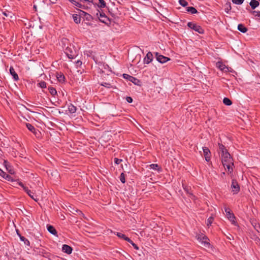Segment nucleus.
Instances as JSON below:
<instances>
[{
    "instance_id": "obj_1",
    "label": "nucleus",
    "mask_w": 260,
    "mask_h": 260,
    "mask_svg": "<svg viewBox=\"0 0 260 260\" xmlns=\"http://www.w3.org/2000/svg\"><path fill=\"white\" fill-rule=\"evenodd\" d=\"M75 7L83 9H88L92 4L93 0H68Z\"/></svg>"
},
{
    "instance_id": "obj_2",
    "label": "nucleus",
    "mask_w": 260,
    "mask_h": 260,
    "mask_svg": "<svg viewBox=\"0 0 260 260\" xmlns=\"http://www.w3.org/2000/svg\"><path fill=\"white\" fill-rule=\"evenodd\" d=\"M222 163L224 168H226L230 172L233 171V168L231 167L234 165L233 158L228 151H224L223 153L221 154Z\"/></svg>"
},
{
    "instance_id": "obj_3",
    "label": "nucleus",
    "mask_w": 260,
    "mask_h": 260,
    "mask_svg": "<svg viewBox=\"0 0 260 260\" xmlns=\"http://www.w3.org/2000/svg\"><path fill=\"white\" fill-rule=\"evenodd\" d=\"M197 240L201 243L205 247H209L210 244L209 242V239L203 234H198L196 235Z\"/></svg>"
},
{
    "instance_id": "obj_4",
    "label": "nucleus",
    "mask_w": 260,
    "mask_h": 260,
    "mask_svg": "<svg viewBox=\"0 0 260 260\" xmlns=\"http://www.w3.org/2000/svg\"><path fill=\"white\" fill-rule=\"evenodd\" d=\"M99 20L102 23L109 25L111 23V19L108 18L104 12H99L96 13Z\"/></svg>"
},
{
    "instance_id": "obj_5",
    "label": "nucleus",
    "mask_w": 260,
    "mask_h": 260,
    "mask_svg": "<svg viewBox=\"0 0 260 260\" xmlns=\"http://www.w3.org/2000/svg\"><path fill=\"white\" fill-rule=\"evenodd\" d=\"M64 52L70 59H73L77 56L76 51L72 45H70V47L65 49Z\"/></svg>"
},
{
    "instance_id": "obj_6",
    "label": "nucleus",
    "mask_w": 260,
    "mask_h": 260,
    "mask_svg": "<svg viewBox=\"0 0 260 260\" xmlns=\"http://www.w3.org/2000/svg\"><path fill=\"white\" fill-rule=\"evenodd\" d=\"M224 211L226 213L227 218L230 220L232 223L235 225H237V222L235 220V216L234 214L231 212V210L229 208L225 207L224 208Z\"/></svg>"
},
{
    "instance_id": "obj_7",
    "label": "nucleus",
    "mask_w": 260,
    "mask_h": 260,
    "mask_svg": "<svg viewBox=\"0 0 260 260\" xmlns=\"http://www.w3.org/2000/svg\"><path fill=\"white\" fill-rule=\"evenodd\" d=\"M187 25L190 28L194 30L200 34H203L204 32V30L203 29V28L201 26L197 25L196 23H194L192 22H189L187 23Z\"/></svg>"
},
{
    "instance_id": "obj_8",
    "label": "nucleus",
    "mask_w": 260,
    "mask_h": 260,
    "mask_svg": "<svg viewBox=\"0 0 260 260\" xmlns=\"http://www.w3.org/2000/svg\"><path fill=\"white\" fill-rule=\"evenodd\" d=\"M123 77L124 79H127V80L133 82L135 85H140V84L141 81L140 80L129 75H128L127 74H123Z\"/></svg>"
},
{
    "instance_id": "obj_9",
    "label": "nucleus",
    "mask_w": 260,
    "mask_h": 260,
    "mask_svg": "<svg viewBox=\"0 0 260 260\" xmlns=\"http://www.w3.org/2000/svg\"><path fill=\"white\" fill-rule=\"evenodd\" d=\"M154 54L156 60L161 63H165L171 59L168 57L159 54L158 52H155Z\"/></svg>"
},
{
    "instance_id": "obj_10",
    "label": "nucleus",
    "mask_w": 260,
    "mask_h": 260,
    "mask_svg": "<svg viewBox=\"0 0 260 260\" xmlns=\"http://www.w3.org/2000/svg\"><path fill=\"white\" fill-rule=\"evenodd\" d=\"M231 188H232V191L234 194L237 193L240 190V186L237 181L233 179L231 184Z\"/></svg>"
},
{
    "instance_id": "obj_11",
    "label": "nucleus",
    "mask_w": 260,
    "mask_h": 260,
    "mask_svg": "<svg viewBox=\"0 0 260 260\" xmlns=\"http://www.w3.org/2000/svg\"><path fill=\"white\" fill-rule=\"evenodd\" d=\"M203 154L205 157V160L209 162L210 160L211 159V152L210 150L208 147H203Z\"/></svg>"
},
{
    "instance_id": "obj_12",
    "label": "nucleus",
    "mask_w": 260,
    "mask_h": 260,
    "mask_svg": "<svg viewBox=\"0 0 260 260\" xmlns=\"http://www.w3.org/2000/svg\"><path fill=\"white\" fill-rule=\"evenodd\" d=\"M4 165L5 166L7 171L10 174H14L15 171H14L12 166L10 165V164L8 161H7V160H4Z\"/></svg>"
},
{
    "instance_id": "obj_13",
    "label": "nucleus",
    "mask_w": 260,
    "mask_h": 260,
    "mask_svg": "<svg viewBox=\"0 0 260 260\" xmlns=\"http://www.w3.org/2000/svg\"><path fill=\"white\" fill-rule=\"evenodd\" d=\"M153 54L151 52H148L144 58V63L149 64L153 60Z\"/></svg>"
},
{
    "instance_id": "obj_14",
    "label": "nucleus",
    "mask_w": 260,
    "mask_h": 260,
    "mask_svg": "<svg viewBox=\"0 0 260 260\" xmlns=\"http://www.w3.org/2000/svg\"><path fill=\"white\" fill-rule=\"evenodd\" d=\"M60 45L63 49H66V48H69L70 45L71 44L70 43L69 39L63 38L61 40Z\"/></svg>"
},
{
    "instance_id": "obj_15",
    "label": "nucleus",
    "mask_w": 260,
    "mask_h": 260,
    "mask_svg": "<svg viewBox=\"0 0 260 260\" xmlns=\"http://www.w3.org/2000/svg\"><path fill=\"white\" fill-rule=\"evenodd\" d=\"M62 251L68 254H70L72 252L73 248L68 245L63 244L62 247Z\"/></svg>"
},
{
    "instance_id": "obj_16",
    "label": "nucleus",
    "mask_w": 260,
    "mask_h": 260,
    "mask_svg": "<svg viewBox=\"0 0 260 260\" xmlns=\"http://www.w3.org/2000/svg\"><path fill=\"white\" fill-rule=\"evenodd\" d=\"M24 190L28 194V195L33 200H34L35 201H38L37 197L36 195L34 194L32 191H31L30 190H29L28 187L27 188H24Z\"/></svg>"
},
{
    "instance_id": "obj_17",
    "label": "nucleus",
    "mask_w": 260,
    "mask_h": 260,
    "mask_svg": "<svg viewBox=\"0 0 260 260\" xmlns=\"http://www.w3.org/2000/svg\"><path fill=\"white\" fill-rule=\"evenodd\" d=\"M217 67L222 71L227 72H231L229 68L227 67L225 64L218 62L217 63Z\"/></svg>"
},
{
    "instance_id": "obj_18",
    "label": "nucleus",
    "mask_w": 260,
    "mask_h": 260,
    "mask_svg": "<svg viewBox=\"0 0 260 260\" xmlns=\"http://www.w3.org/2000/svg\"><path fill=\"white\" fill-rule=\"evenodd\" d=\"M10 73L13 76L15 81H18L19 80V77L12 67L10 68Z\"/></svg>"
},
{
    "instance_id": "obj_19",
    "label": "nucleus",
    "mask_w": 260,
    "mask_h": 260,
    "mask_svg": "<svg viewBox=\"0 0 260 260\" xmlns=\"http://www.w3.org/2000/svg\"><path fill=\"white\" fill-rule=\"evenodd\" d=\"M47 230L51 234L57 236V232L53 226L51 225H47Z\"/></svg>"
},
{
    "instance_id": "obj_20",
    "label": "nucleus",
    "mask_w": 260,
    "mask_h": 260,
    "mask_svg": "<svg viewBox=\"0 0 260 260\" xmlns=\"http://www.w3.org/2000/svg\"><path fill=\"white\" fill-rule=\"evenodd\" d=\"M56 77L58 81L59 82L63 83L65 81V77L64 75L61 73H56Z\"/></svg>"
},
{
    "instance_id": "obj_21",
    "label": "nucleus",
    "mask_w": 260,
    "mask_h": 260,
    "mask_svg": "<svg viewBox=\"0 0 260 260\" xmlns=\"http://www.w3.org/2000/svg\"><path fill=\"white\" fill-rule=\"evenodd\" d=\"M17 233L20 238V240L21 241H23L25 245L29 246L30 243L28 240L25 238L24 237L21 236L20 234H19L18 231H17Z\"/></svg>"
},
{
    "instance_id": "obj_22",
    "label": "nucleus",
    "mask_w": 260,
    "mask_h": 260,
    "mask_svg": "<svg viewBox=\"0 0 260 260\" xmlns=\"http://www.w3.org/2000/svg\"><path fill=\"white\" fill-rule=\"evenodd\" d=\"M259 4V2L256 0H251L249 3L250 6L252 9H255L258 6Z\"/></svg>"
},
{
    "instance_id": "obj_23",
    "label": "nucleus",
    "mask_w": 260,
    "mask_h": 260,
    "mask_svg": "<svg viewBox=\"0 0 260 260\" xmlns=\"http://www.w3.org/2000/svg\"><path fill=\"white\" fill-rule=\"evenodd\" d=\"M238 29L243 33H245L247 31V28L242 24H239L238 25Z\"/></svg>"
},
{
    "instance_id": "obj_24",
    "label": "nucleus",
    "mask_w": 260,
    "mask_h": 260,
    "mask_svg": "<svg viewBox=\"0 0 260 260\" xmlns=\"http://www.w3.org/2000/svg\"><path fill=\"white\" fill-rule=\"evenodd\" d=\"M26 126L28 128L29 131H30L31 132L36 134V129L35 128V127L31 124L26 123Z\"/></svg>"
},
{
    "instance_id": "obj_25",
    "label": "nucleus",
    "mask_w": 260,
    "mask_h": 260,
    "mask_svg": "<svg viewBox=\"0 0 260 260\" xmlns=\"http://www.w3.org/2000/svg\"><path fill=\"white\" fill-rule=\"evenodd\" d=\"M73 18L74 20V21L77 23L78 24L81 21V17L80 15L78 14H73Z\"/></svg>"
},
{
    "instance_id": "obj_26",
    "label": "nucleus",
    "mask_w": 260,
    "mask_h": 260,
    "mask_svg": "<svg viewBox=\"0 0 260 260\" xmlns=\"http://www.w3.org/2000/svg\"><path fill=\"white\" fill-rule=\"evenodd\" d=\"M68 110L70 113H74L76 112V107L72 104H70L68 107Z\"/></svg>"
},
{
    "instance_id": "obj_27",
    "label": "nucleus",
    "mask_w": 260,
    "mask_h": 260,
    "mask_svg": "<svg viewBox=\"0 0 260 260\" xmlns=\"http://www.w3.org/2000/svg\"><path fill=\"white\" fill-rule=\"evenodd\" d=\"M81 12L84 14V18L86 20H87L88 21H90L93 20V18L91 15H90L84 11H81Z\"/></svg>"
},
{
    "instance_id": "obj_28",
    "label": "nucleus",
    "mask_w": 260,
    "mask_h": 260,
    "mask_svg": "<svg viewBox=\"0 0 260 260\" xmlns=\"http://www.w3.org/2000/svg\"><path fill=\"white\" fill-rule=\"evenodd\" d=\"M186 11L191 14H196L198 13L197 10L196 8L193 7H188L186 8Z\"/></svg>"
},
{
    "instance_id": "obj_29",
    "label": "nucleus",
    "mask_w": 260,
    "mask_h": 260,
    "mask_svg": "<svg viewBox=\"0 0 260 260\" xmlns=\"http://www.w3.org/2000/svg\"><path fill=\"white\" fill-rule=\"evenodd\" d=\"M224 7H225V11L227 13H229V12L232 9V7H231V4L230 2H228L227 3L225 4V5H224Z\"/></svg>"
},
{
    "instance_id": "obj_30",
    "label": "nucleus",
    "mask_w": 260,
    "mask_h": 260,
    "mask_svg": "<svg viewBox=\"0 0 260 260\" xmlns=\"http://www.w3.org/2000/svg\"><path fill=\"white\" fill-rule=\"evenodd\" d=\"M125 241H127L128 242H129V243H131L132 246H133V247L136 249V250H138L139 249V247L137 246V244H136L135 243H134L133 242V241L131 240L129 238H125Z\"/></svg>"
},
{
    "instance_id": "obj_31",
    "label": "nucleus",
    "mask_w": 260,
    "mask_h": 260,
    "mask_svg": "<svg viewBox=\"0 0 260 260\" xmlns=\"http://www.w3.org/2000/svg\"><path fill=\"white\" fill-rule=\"evenodd\" d=\"M223 103L226 106H230L232 104V101L228 98H224L223 100Z\"/></svg>"
},
{
    "instance_id": "obj_32",
    "label": "nucleus",
    "mask_w": 260,
    "mask_h": 260,
    "mask_svg": "<svg viewBox=\"0 0 260 260\" xmlns=\"http://www.w3.org/2000/svg\"><path fill=\"white\" fill-rule=\"evenodd\" d=\"M150 168L153 170H157L159 172L161 171V169L159 168L158 165L156 164H152L150 165Z\"/></svg>"
},
{
    "instance_id": "obj_33",
    "label": "nucleus",
    "mask_w": 260,
    "mask_h": 260,
    "mask_svg": "<svg viewBox=\"0 0 260 260\" xmlns=\"http://www.w3.org/2000/svg\"><path fill=\"white\" fill-rule=\"evenodd\" d=\"M48 90L50 94L53 96H54L57 94L56 90L52 87H49Z\"/></svg>"
},
{
    "instance_id": "obj_34",
    "label": "nucleus",
    "mask_w": 260,
    "mask_h": 260,
    "mask_svg": "<svg viewBox=\"0 0 260 260\" xmlns=\"http://www.w3.org/2000/svg\"><path fill=\"white\" fill-rule=\"evenodd\" d=\"M99 4L98 5V7L103 8L106 7V2L104 0H99Z\"/></svg>"
},
{
    "instance_id": "obj_35",
    "label": "nucleus",
    "mask_w": 260,
    "mask_h": 260,
    "mask_svg": "<svg viewBox=\"0 0 260 260\" xmlns=\"http://www.w3.org/2000/svg\"><path fill=\"white\" fill-rule=\"evenodd\" d=\"M218 146H219V149L221 151V154L223 153L224 152V151H228L225 148V146L222 145V144L218 143Z\"/></svg>"
},
{
    "instance_id": "obj_36",
    "label": "nucleus",
    "mask_w": 260,
    "mask_h": 260,
    "mask_svg": "<svg viewBox=\"0 0 260 260\" xmlns=\"http://www.w3.org/2000/svg\"><path fill=\"white\" fill-rule=\"evenodd\" d=\"M125 175L123 173H121V174L120 175V177H119L120 180L121 182L123 183L125 182Z\"/></svg>"
},
{
    "instance_id": "obj_37",
    "label": "nucleus",
    "mask_w": 260,
    "mask_h": 260,
    "mask_svg": "<svg viewBox=\"0 0 260 260\" xmlns=\"http://www.w3.org/2000/svg\"><path fill=\"white\" fill-rule=\"evenodd\" d=\"M116 235L118 237H119L120 238H122V239H124V240H125V238H128V237H126L124 234H123L121 233L117 232V234H116Z\"/></svg>"
},
{
    "instance_id": "obj_38",
    "label": "nucleus",
    "mask_w": 260,
    "mask_h": 260,
    "mask_svg": "<svg viewBox=\"0 0 260 260\" xmlns=\"http://www.w3.org/2000/svg\"><path fill=\"white\" fill-rule=\"evenodd\" d=\"M5 179L7 180L8 181H13L14 180L12 178V176H11L10 175L6 174V175L4 176L3 177Z\"/></svg>"
},
{
    "instance_id": "obj_39",
    "label": "nucleus",
    "mask_w": 260,
    "mask_h": 260,
    "mask_svg": "<svg viewBox=\"0 0 260 260\" xmlns=\"http://www.w3.org/2000/svg\"><path fill=\"white\" fill-rule=\"evenodd\" d=\"M179 4L183 7H186L188 5V3L185 0H179Z\"/></svg>"
},
{
    "instance_id": "obj_40",
    "label": "nucleus",
    "mask_w": 260,
    "mask_h": 260,
    "mask_svg": "<svg viewBox=\"0 0 260 260\" xmlns=\"http://www.w3.org/2000/svg\"><path fill=\"white\" fill-rule=\"evenodd\" d=\"M232 2L236 5H241L244 0H232Z\"/></svg>"
},
{
    "instance_id": "obj_41",
    "label": "nucleus",
    "mask_w": 260,
    "mask_h": 260,
    "mask_svg": "<svg viewBox=\"0 0 260 260\" xmlns=\"http://www.w3.org/2000/svg\"><path fill=\"white\" fill-rule=\"evenodd\" d=\"M101 85L103 86H104L108 88L112 87V85H111V84L107 82H103L101 84Z\"/></svg>"
},
{
    "instance_id": "obj_42",
    "label": "nucleus",
    "mask_w": 260,
    "mask_h": 260,
    "mask_svg": "<svg viewBox=\"0 0 260 260\" xmlns=\"http://www.w3.org/2000/svg\"><path fill=\"white\" fill-rule=\"evenodd\" d=\"M39 86L42 88H45L46 87V83L44 81H41L39 83Z\"/></svg>"
},
{
    "instance_id": "obj_43",
    "label": "nucleus",
    "mask_w": 260,
    "mask_h": 260,
    "mask_svg": "<svg viewBox=\"0 0 260 260\" xmlns=\"http://www.w3.org/2000/svg\"><path fill=\"white\" fill-rule=\"evenodd\" d=\"M251 13L255 16L259 18L260 17V12H257L256 11H252Z\"/></svg>"
},
{
    "instance_id": "obj_44",
    "label": "nucleus",
    "mask_w": 260,
    "mask_h": 260,
    "mask_svg": "<svg viewBox=\"0 0 260 260\" xmlns=\"http://www.w3.org/2000/svg\"><path fill=\"white\" fill-rule=\"evenodd\" d=\"M214 220V218L212 217H210L207 220V225H210Z\"/></svg>"
},
{
    "instance_id": "obj_45",
    "label": "nucleus",
    "mask_w": 260,
    "mask_h": 260,
    "mask_svg": "<svg viewBox=\"0 0 260 260\" xmlns=\"http://www.w3.org/2000/svg\"><path fill=\"white\" fill-rule=\"evenodd\" d=\"M86 54L87 56H90L93 59H94V56L92 55V51H86Z\"/></svg>"
},
{
    "instance_id": "obj_46",
    "label": "nucleus",
    "mask_w": 260,
    "mask_h": 260,
    "mask_svg": "<svg viewBox=\"0 0 260 260\" xmlns=\"http://www.w3.org/2000/svg\"><path fill=\"white\" fill-rule=\"evenodd\" d=\"M122 161V160L121 159H119V158H114V162L116 164H119L121 161Z\"/></svg>"
},
{
    "instance_id": "obj_47",
    "label": "nucleus",
    "mask_w": 260,
    "mask_h": 260,
    "mask_svg": "<svg viewBox=\"0 0 260 260\" xmlns=\"http://www.w3.org/2000/svg\"><path fill=\"white\" fill-rule=\"evenodd\" d=\"M254 241L257 245L260 244V239L258 237H256L254 239Z\"/></svg>"
},
{
    "instance_id": "obj_48",
    "label": "nucleus",
    "mask_w": 260,
    "mask_h": 260,
    "mask_svg": "<svg viewBox=\"0 0 260 260\" xmlns=\"http://www.w3.org/2000/svg\"><path fill=\"white\" fill-rule=\"evenodd\" d=\"M126 100V101L129 103H131L133 102V99L130 96H127Z\"/></svg>"
},
{
    "instance_id": "obj_49",
    "label": "nucleus",
    "mask_w": 260,
    "mask_h": 260,
    "mask_svg": "<svg viewBox=\"0 0 260 260\" xmlns=\"http://www.w3.org/2000/svg\"><path fill=\"white\" fill-rule=\"evenodd\" d=\"M254 229L256 230V231L258 232V233H260V225L259 224L258 225H255L254 226Z\"/></svg>"
},
{
    "instance_id": "obj_50",
    "label": "nucleus",
    "mask_w": 260,
    "mask_h": 260,
    "mask_svg": "<svg viewBox=\"0 0 260 260\" xmlns=\"http://www.w3.org/2000/svg\"><path fill=\"white\" fill-rule=\"evenodd\" d=\"M6 173L3 171V170L0 169V176H1L2 177H4L5 175H6Z\"/></svg>"
},
{
    "instance_id": "obj_51",
    "label": "nucleus",
    "mask_w": 260,
    "mask_h": 260,
    "mask_svg": "<svg viewBox=\"0 0 260 260\" xmlns=\"http://www.w3.org/2000/svg\"><path fill=\"white\" fill-rule=\"evenodd\" d=\"M3 14L4 15H5V16L6 17H8L9 16V13H10L8 11H5V12H3Z\"/></svg>"
},
{
    "instance_id": "obj_52",
    "label": "nucleus",
    "mask_w": 260,
    "mask_h": 260,
    "mask_svg": "<svg viewBox=\"0 0 260 260\" xmlns=\"http://www.w3.org/2000/svg\"><path fill=\"white\" fill-rule=\"evenodd\" d=\"M19 185L21 186L23 189L24 188H27V187H26L24 185V184L21 182H19L18 183Z\"/></svg>"
},
{
    "instance_id": "obj_53",
    "label": "nucleus",
    "mask_w": 260,
    "mask_h": 260,
    "mask_svg": "<svg viewBox=\"0 0 260 260\" xmlns=\"http://www.w3.org/2000/svg\"><path fill=\"white\" fill-rule=\"evenodd\" d=\"M33 8L35 10V11H37V5H34Z\"/></svg>"
},
{
    "instance_id": "obj_54",
    "label": "nucleus",
    "mask_w": 260,
    "mask_h": 260,
    "mask_svg": "<svg viewBox=\"0 0 260 260\" xmlns=\"http://www.w3.org/2000/svg\"><path fill=\"white\" fill-rule=\"evenodd\" d=\"M184 189H185L187 192H188V189H187L186 188H184Z\"/></svg>"
},
{
    "instance_id": "obj_55",
    "label": "nucleus",
    "mask_w": 260,
    "mask_h": 260,
    "mask_svg": "<svg viewBox=\"0 0 260 260\" xmlns=\"http://www.w3.org/2000/svg\"><path fill=\"white\" fill-rule=\"evenodd\" d=\"M79 62H80L81 63H82L81 61H77V63H79Z\"/></svg>"
},
{
    "instance_id": "obj_56",
    "label": "nucleus",
    "mask_w": 260,
    "mask_h": 260,
    "mask_svg": "<svg viewBox=\"0 0 260 260\" xmlns=\"http://www.w3.org/2000/svg\"><path fill=\"white\" fill-rule=\"evenodd\" d=\"M258 246H259V248H260V244L258 245Z\"/></svg>"
}]
</instances>
